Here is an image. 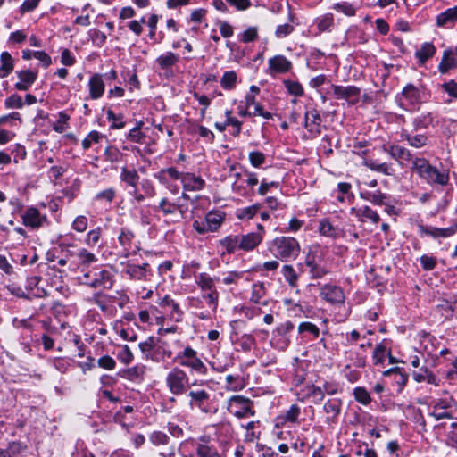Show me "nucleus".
Returning a JSON list of instances; mask_svg holds the SVG:
<instances>
[{"mask_svg": "<svg viewBox=\"0 0 457 457\" xmlns=\"http://www.w3.org/2000/svg\"><path fill=\"white\" fill-rule=\"evenodd\" d=\"M317 27L320 32H324L334 25L333 14L327 13L316 20Z\"/></svg>", "mask_w": 457, "mask_h": 457, "instance_id": "obj_49", "label": "nucleus"}, {"mask_svg": "<svg viewBox=\"0 0 457 457\" xmlns=\"http://www.w3.org/2000/svg\"><path fill=\"white\" fill-rule=\"evenodd\" d=\"M176 360L179 361L181 366L189 368L200 375L207 373V367L197 356V352L191 346H187L183 351L179 352L177 354Z\"/></svg>", "mask_w": 457, "mask_h": 457, "instance_id": "obj_4", "label": "nucleus"}, {"mask_svg": "<svg viewBox=\"0 0 457 457\" xmlns=\"http://www.w3.org/2000/svg\"><path fill=\"white\" fill-rule=\"evenodd\" d=\"M265 154L259 151H253L249 154V161L252 166L258 168L265 162Z\"/></svg>", "mask_w": 457, "mask_h": 457, "instance_id": "obj_64", "label": "nucleus"}, {"mask_svg": "<svg viewBox=\"0 0 457 457\" xmlns=\"http://www.w3.org/2000/svg\"><path fill=\"white\" fill-rule=\"evenodd\" d=\"M357 216L359 218L370 220L372 223H378L380 217L378 213L372 210L370 206H364L357 211Z\"/></svg>", "mask_w": 457, "mask_h": 457, "instance_id": "obj_43", "label": "nucleus"}, {"mask_svg": "<svg viewBox=\"0 0 457 457\" xmlns=\"http://www.w3.org/2000/svg\"><path fill=\"white\" fill-rule=\"evenodd\" d=\"M386 352V348L382 343L376 345L373 352V360L375 365L382 364L385 361Z\"/></svg>", "mask_w": 457, "mask_h": 457, "instance_id": "obj_57", "label": "nucleus"}, {"mask_svg": "<svg viewBox=\"0 0 457 457\" xmlns=\"http://www.w3.org/2000/svg\"><path fill=\"white\" fill-rule=\"evenodd\" d=\"M145 373V366L137 364L131 368L120 370L118 376L129 381H142Z\"/></svg>", "mask_w": 457, "mask_h": 457, "instance_id": "obj_20", "label": "nucleus"}, {"mask_svg": "<svg viewBox=\"0 0 457 457\" xmlns=\"http://www.w3.org/2000/svg\"><path fill=\"white\" fill-rule=\"evenodd\" d=\"M402 96L412 105L419 104L421 98L419 88L411 83L407 84L403 87Z\"/></svg>", "mask_w": 457, "mask_h": 457, "instance_id": "obj_34", "label": "nucleus"}, {"mask_svg": "<svg viewBox=\"0 0 457 457\" xmlns=\"http://www.w3.org/2000/svg\"><path fill=\"white\" fill-rule=\"evenodd\" d=\"M403 141H406L410 146L414 148H421L426 146L428 137L424 134L411 135L406 130H403L400 135Z\"/></svg>", "mask_w": 457, "mask_h": 457, "instance_id": "obj_23", "label": "nucleus"}, {"mask_svg": "<svg viewBox=\"0 0 457 457\" xmlns=\"http://www.w3.org/2000/svg\"><path fill=\"white\" fill-rule=\"evenodd\" d=\"M360 196L362 199L369 201L375 205L386 204V201L389 199V195H387L385 193H382L379 190H378L376 192H370V191L361 192L360 194Z\"/></svg>", "mask_w": 457, "mask_h": 457, "instance_id": "obj_27", "label": "nucleus"}, {"mask_svg": "<svg viewBox=\"0 0 457 457\" xmlns=\"http://www.w3.org/2000/svg\"><path fill=\"white\" fill-rule=\"evenodd\" d=\"M282 273L289 286L295 287L298 280V275L293 266L287 264L284 265L282 268Z\"/></svg>", "mask_w": 457, "mask_h": 457, "instance_id": "obj_47", "label": "nucleus"}, {"mask_svg": "<svg viewBox=\"0 0 457 457\" xmlns=\"http://www.w3.org/2000/svg\"><path fill=\"white\" fill-rule=\"evenodd\" d=\"M143 126V122L140 121L137 125L131 129L129 132L128 138L133 143H143L145 135L141 132V127Z\"/></svg>", "mask_w": 457, "mask_h": 457, "instance_id": "obj_52", "label": "nucleus"}, {"mask_svg": "<svg viewBox=\"0 0 457 457\" xmlns=\"http://www.w3.org/2000/svg\"><path fill=\"white\" fill-rule=\"evenodd\" d=\"M450 403L444 400V399H438L435 402L433 405V411L430 412V415L435 418L436 420H440L443 419H452L453 416L450 412L447 411H437L438 409L446 410L450 407Z\"/></svg>", "mask_w": 457, "mask_h": 457, "instance_id": "obj_29", "label": "nucleus"}, {"mask_svg": "<svg viewBox=\"0 0 457 457\" xmlns=\"http://www.w3.org/2000/svg\"><path fill=\"white\" fill-rule=\"evenodd\" d=\"M383 375L385 377L394 375L395 382L400 386V390L403 389V387L406 385L408 381V375L405 372H403V370L399 367H395L387 370H385L383 372Z\"/></svg>", "mask_w": 457, "mask_h": 457, "instance_id": "obj_39", "label": "nucleus"}, {"mask_svg": "<svg viewBox=\"0 0 457 457\" xmlns=\"http://www.w3.org/2000/svg\"><path fill=\"white\" fill-rule=\"evenodd\" d=\"M456 65H457V60L453 56V53L451 50H445L444 52L441 62L438 65V71L442 74H445L450 70L455 68Z\"/></svg>", "mask_w": 457, "mask_h": 457, "instance_id": "obj_28", "label": "nucleus"}, {"mask_svg": "<svg viewBox=\"0 0 457 457\" xmlns=\"http://www.w3.org/2000/svg\"><path fill=\"white\" fill-rule=\"evenodd\" d=\"M220 245L224 247L228 253H234L239 249V236L229 235L220 241Z\"/></svg>", "mask_w": 457, "mask_h": 457, "instance_id": "obj_40", "label": "nucleus"}, {"mask_svg": "<svg viewBox=\"0 0 457 457\" xmlns=\"http://www.w3.org/2000/svg\"><path fill=\"white\" fill-rule=\"evenodd\" d=\"M188 404L192 410L198 409L204 413L211 411L212 399L211 393L205 389H194L189 391Z\"/></svg>", "mask_w": 457, "mask_h": 457, "instance_id": "obj_8", "label": "nucleus"}, {"mask_svg": "<svg viewBox=\"0 0 457 457\" xmlns=\"http://www.w3.org/2000/svg\"><path fill=\"white\" fill-rule=\"evenodd\" d=\"M179 61V56L172 52H167L156 59V62L162 70L171 68L172 66L176 65Z\"/></svg>", "mask_w": 457, "mask_h": 457, "instance_id": "obj_37", "label": "nucleus"}, {"mask_svg": "<svg viewBox=\"0 0 457 457\" xmlns=\"http://www.w3.org/2000/svg\"><path fill=\"white\" fill-rule=\"evenodd\" d=\"M284 84L290 95L295 96H302L303 95V88L299 82L293 80H285Z\"/></svg>", "mask_w": 457, "mask_h": 457, "instance_id": "obj_53", "label": "nucleus"}, {"mask_svg": "<svg viewBox=\"0 0 457 457\" xmlns=\"http://www.w3.org/2000/svg\"><path fill=\"white\" fill-rule=\"evenodd\" d=\"M436 52L435 46L432 43H424L420 49L415 52V56L418 58L420 64H424L428 59L433 57Z\"/></svg>", "mask_w": 457, "mask_h": 457, "instance_id": "obj_30", "label": "nucleus"}, {"mask_svg": "<svg viewBox=\"0 0 457 457\" xmlns=\"http://www.w3.org/2000/svg\"><path fill=\"white\" fill-rule=\"evenodd\" d=\"M457 21V5L446 9L445 12H441L436 17V25L438 27H444L450 23H454Z\"/></svg>", "mask_w": 457, "mask_h": 457, "instance_id": "obj_32", "label": "nucleus"}, {"mask_svg": "<svg viewBox=\"0 0 457 457\" xmlns=\"http://www.w3.org/2000/svg\"><path fill=\"white\" fill-rule=\"evenodd\" d=\"M420 233L421 235H428L434 238L437 237H449L457 232V220L455 223L445 228H439L435 227H426L422 224L418 225Z\"/></svg>", "mask_w": 457, "mask_h": 457, "instance_id": "obj_14", "label": "nucleus"}, {"mask_svg": "<svg viewBox=\"0 0 457 457\" xmlns=\"http://www.w3.org/2000/svg\"><path fill=\"white\" fill-rule=\"evenodd\" d=\"M165 384L172 395H181L189 386V377L184 370L174 367L167 373Z\"/></svg>", "mask_w": 457, "mask_h": 457, "instance_id": "obj_3", "label": "nucleus"}, {"mask_svg": "<svg viewBox=\"0 0 457 457\" xmlns=\"http://www.w3.org/2000/svg\"><path fill=\"white\" fill-rule=\"evenodd\" d=\"M353 396L358 403L363 405H368L371 402L369 392L362 386H358L353 389Z\"/></svg>", "mask_w": 457, "mask_h": 457, "instance_id": "obj_50", "label": "nucleus"}, {"mask_svg": "<svg viewBox=\"0 0 457 457\" xmlns=\"http://www.w3.org/2000/svg\"><path fill=\"white\" fill-rule=\"evenodd\" d=\"M134 238L135 234L130 229L127 228L120 229V233L118 236V240L120 245L124 248V257H128L129 255V249L131 247V244Z\"/></svg>", "mask_w": 457, "mask_h": 457, "instance_id": "obj_35", "label": "nucleus"}, {"mask_svg": "<svg viewBox=\"0 0 457 457\" xmlns=\"http://www.w3.org/2000/svg\"><path fill=\"white\" fill-rule=\"evenodd\" d=\"M260 207V204H255L245 208L238 209L237 211V218L239 220L252 219L258 212Z\"/></svg>", "mask_w": 457, "mask_h": 457, "instance_id": "obj_48", "label": "nucleus"}, {"mask_svg": "<svg viewBox=\"0 0 457 457\" xmlns=\"http://www.w3.org/2000/svg\"><path fill=\"white\" fill-rule=\"evenodd\" d=\"M76 256L78 257L79 263L82 266H88L97 261L96 256L85 248L79 249Z\"/></svg>", "mask_w": 457, "mask_h": 457, "instance_id": "obj_46", "label": "nucleus"}, {"mask_svg": "<svg viewBox=\"0 0 457 457\" xmlns=\"http://www.w3.org/2000/svg\"><path fill=\"white\" fill-rule=\"evenodd\" d=\"M227 387L229 390L237 391L244 387V385L240 381L239 376L227 375L226 376Z\"/></svg>", "mask_w": 457, "mask_h": 457, "instance_id": "obj_62", "label": "nucleus"}, {"mask_svg": "<svg viewBox=\"0 0 457 457\" xmlns=\"http://www.w3.org/2000/svg\"><path fill=\"white\" fill-rule=\"evenodd\" d=\"M258 38V29L256 27L247 28L240 34V41L243 43L253 42Z\"/></svg>", "mask_w": 457, "mask_h": 457, "instance_id": "obj_55", "label": "nucleus"}, {"mask_svg": "<svg viewBox=\"0 0 457 457\" xmlns=\"http://www.w3.org/2000/svg\"><path fill=\"white\" fill-rule=\"evenodd\" d=\"M304 264L309 269L311 279L322 278L328 273V270L325 266L320 265L317 261L316 255L311 252L307 253Z\"/></svg>", "mask_w": 457, "mask_h": 457, "instance_id": "obj_12", "label": "nucleus"}, {"mask_svg": "<svg viewBox=\"0 0 457 457\" xmlns=\"http://www.w3.org/2000/svg\"><path fill=\"white\" fill-rule=\"evenodd\" d=\"M333 9L341 12L347 16H354L356 13L355 8L347 2L337 3L334 4Z\"/></svg>", "mask_w": 457, "mask_h": 457, "instance_id": "obj_61", "label": "nucleus"}, {"mask_svg": "<svg viewBox=\"0 0 457 457\" xmlns=\"http://www.w3.org/2000/svg\"><path fill=\"white\" fill-rule=\"evenodd\" d=\"M364 165L372 171L382 173L386 176H392L395 172L392 164L387 162H378L375 160L368 159L364 161Z\"/></svg>", "mask_w": 457, "mask_h": 457, "instance_id": "obj_25", "label": "nucleus"}, {"mask_svg": "<svg viewBox=\"0 0 457 457\" xmlns=\"http://www.w3.org/2000/svg\"><path fill=\"white\" fill-rule=\"evenodd\" d=\"M88 34L96 46L102 47L105 44L107 37L105 34L99 29H92L89 30Z\"/></svg>", "mask_w": 457, "mask_h": 457, "instance_id": "obj_56", "label": "nucleus"}, {"mask_svg": "<svg viewBox=\"0 0 457 457\" xmlns=\"http://www.w3.org/2000/svg\"><path fill=\"white\" fill-rule=\"evenodd\" d=\"M383 150L387 153L392 159L395 160L402 168L407 167L410 163L412 164L415 159L408 148L398 144L384 145Z\"/></svg>", "mask_w": 457, "mask_h": 457, "instance_id": "obj_9", "label": "nucleus"}, {"mask_svg": "<svg viewBox=\"0 0 457 457\" xmlns=\"http://www.w3.org/2000/svg\"><path fill=\"white\" fill-rule=\"evenodd\" d=\"M301 413V408L297 404H292L290 408L280 416L284 422H296Z\"/></svg>", "mask_w": 457, "mask_h": 457, "instance_id": "obj_45", "label": "nucleus"}, {"mask_svg": "<svg viewBox=\"0 0 457 457\" xmlns=\"http://www.w3.org/2000/svg\"><path fill=\"white\" fill-rule=\"evenodd\" d=\"M331 90L337 99L344 100L358 98L361 94V89L355 86L343 87L339 85H331Z\"/></svg>", "mask_w": 457, "mask_h": 457, "instance_id": "obj_18", "label": "nucleus"}, {"mask_svg": "<svg viewBox=\"0 0 457 457\" xmlns=\"http://www.w3.org/2000/svg\"><path fill=\"white\" fill-rule=\"evenodd\" d=\"M434 121V116L431 112L422 113L413 120V127L416 130L426 129Z\"/></svg>", "mask_w": 457, "mask_h": 457, "instance_id": "obj_42", "label": "nucleus"}, {"mask_svg": "<svg viewBox=\"0 0 457 457\" xmlns=\"http://www.w3.org/2000/svg\"><path fill=\"white\" fill-rule=\"evenodd\" d=\"M19 81L14 84V88L19 91H27L37 79V71L21 70L16 71Z\"/></svg>", "mask_w": 457, "mask_h": 457, "instance_id": "obj_13", "label": "nucleus"}, {"mask_svg": "<svg viewBox=\"0 0 457 457\" xmlns=\"http://www.w3.org/2000/svg\"><path fill=\"white\" fill-rule=\"evenodd\" d=\"M268 73H286L292 69V62L284 55L278 54L269 59Z\"/></svg>", "mask_w": 457, "mask_h": 457, "instance_id": "obj_15", "label": "nucleus"}, {"mask_svg": "<svg viewBox=\"0 0 457 457\" xmlns=\"http://www.w3.org/2000/svg\"><path fill=\"white\" fill-rule=\"evenodd\" d=\"M308 396L313 397V403L315 404L320 403L324 399V391L321 387L312 385L309 386Z\"/></svg>", "mask_w": 457, "mask_h": 457, "instance_id": "obj_63", "label": "nucleus"}, {"mask_svg": "<svg viewBox=\"0 0 457 457\" xmlns=\"http://www.w3.org/2000/svg\"><path fill=\"white\" fill-rule=\"evenodd\" d=\"M320 296L332 304L343 303L345 298L344 290L331 284H326L320 288Z\"/></svg>", "mask_w": 457, "mask_h": 457, "instance_id": "obj_11", "label": "nucleus"}, {"mask_svg": "<svg viewBox=\"0 0 457 457\" xmlns=\"http://www.w3.org/2000/svg\"><path fill=\"white\" fill-rule=\"evenodd\" d=\"M237 73L234 71H226L220 79V85L225 90H231L236 87Z\"/></svg>", "mask_w": 457, "mask_h": 457, "instance_id": "obj_44", "label": "nucleus"}, {"mask_svg": "<svg viewBox=\"0 0 457 457\" xmlns=\"http://www.w3.org/2000/svg\"><path fill=\"white\" fill-rule=\"evenodd\" d=\"M181 183L183 188L187 191H198L203 189L205 186V181L201 177H197L190 172L183 174Z\"/></svg>", "mask_w": 457, "mask_h": 457, "instance_id": "obj_21", "label": "nucleus"}, {"mask_svg": "<svg viewBox=\"0 0 457 457\" xmlns=\"http://www.w3.org/2000/svg\"><path fill=\"white\" fill-rule=\"evenodd\" d=\"M23 105L24 102L18 94H12L4 101V106L7 109H21Z\"/></svg>", "mask_w": 457, "mask_h": 457, "instance_id": "obj_51", "label": "nucleus"}, {"mask_svg": "<svg viewBox=\"0 0 457 457\" xmlns=\"http://www.w3.org/2000/svg\"><path fill=\"white\" fill-rule=\"evenodd\" d=\"M298 332L300 334L308 332L317 338L320 335V328L312 322H302L298 326Z\"/></svg>", "mask_w": 457, "mask_h": 457, "instance_id": "obj_59", "label": "nucleus"}, {"mask_svg": "<svg viewBox=\"0 0 457 457\" xmlns=\"http://www.w3.org/2000/svg\"><path fill=\"white\" fill-rule=\"evenodd\" d=\"M295 15L289 12L288 13V22L285 24L278 25L275 30V37L278 38H284L289 36L295 30L294 23H295Z\"/></svg>", "mask_w": 457, "mask_h": 457, "instance_id": "obj_33", "label": "nucleus"}, {"mask_svg": "<svg viewBox=\"0 0 457 457\" xmlns=\"http://www.w3.org/2000/svg\"><path fill=\"white\" fill-rule=\"evenodd\" d=\"M160 304L162 307H170L171 308V313L177 314V317H175L176 321H180L182 320L183 312L180 310L179 305L169 295H165Z\"/></svg>", "mask_w": 457, "mask_h": 457, "instance_id": "obj_41", "label": "nucleus"}, {"mask_svg": "<svg viewBox=\"0 0 457 457\" xmlns=\"http://www.w3.org/2000/svg\"><path fill=\"white\" fill-rule=\"evenodd\" d=\"M179 208V205L174 203H170L166 198H162L158 206V209H160L165 215L173 214Z\"/></svg>", "mask_w": 457, "mask_h": 457, "instance_id": "obj_60", "label": "nucleus"}, {"mask_svg": "<svg viewBox=\"0 0 457 457\" xmlns=\"http://www.w3.org/2000/svg\"><path fill=\"white\" fill-rule=\"evenodd\" d=\"M411 169L429 184L445 185L448 181L446 176L442 174L423 157H415Z\"/></svg>", "mask_w": 457, "mask_h": 457, "instance_id": "obj_1", "label": "nucleus"}, {"mask_svg": "<svg viewBox=\"0 0 457 457\" xmlns=\"http://www.w3.org/2000/svg\"><path fill=\"white\" fill-rule=\"evenodd\" d=\"M117 358L120 360V362H122L125 365H128L133 361L134 355L130 348L127 345H124L122 346V349L118 353Z\"/></svg>", "mask_w": 457, "mask_h": 457, "instance_id": "obj_58", "label": "nucleus"}, {"mask_svg": "<svg viewBox=\"0 0 457 457\" xmlns=\"http://www.w3.org/2000/svg\"><path fill=\"white\" fill-rule=\"evenodd\" d=\"M262 241V236L260 233L251 232L246 235L239 236V249L245 252L252 251L256 248Z\"/></svg>", "mask_w": 457, "mask_h": 457, "instance_id": "obj_19", "label": "nucleus"}, {"mask_svg": "<svg viewBox=\"0 0 457 457\" xmlns=\"http://www.w3.org/2000/svg\"><path fill=\"white\" fill-rule=\"evenodd\" d=\"M120 179L123 183L126 184L127 187L136 188L137 187L140 177L135 169H128L127 167H122Z\"/></svg>", "mask_w": 457, "mask_h": 457, "instance_id": "obj_26", "label": "nucleus"}, {"mask_svg": "<svg viewBox=\"0 0 457 457\" xmlns=\"http://www.w3.org/2000/svg\"><path fill=\"white\" fill-rule=\"evenodd\" d=\"M120 265L123 267L122 272L130 279L147 281L150 280L153 276L150 264L147 262L139 265L131 263L130 262H121Z\"/></svg>", "mask_w": 457, "mask_h": 457, "instance_id": "obj_6", "label": "nucleus"}, {"mask_svg": "<svg viewBox=\"0 0 457 457\" xmlns=\"http://www.w3.org/2000/svg\"><path fill=\"white\" fill-rule=\"evenodd\" d=\"M270 251L281 261L295 259L300 253V245L295 237H278L273 239Z\"/></svg>", "mask_w": 457, "mask_h": 457, "instance_id": "obj_2", "label": "nucleus"}, {"mask_svg": "<svg viewBox=\"0 0 457 457\" xmlns=\"http://www.w3.org/2000/svg\"><path fill=\"white\" fill-rule=\"evenodd\" d=\"M81 283L92 288L111 289L114 284L112 273L105 269L94 273V278H91L90 271L85 272L81 278Z\"/></svg>", "mask_w": 457, "mask_h": 457, "instance_id": "obj_5", "label": "nucleus"}, {"mask_svg": "<svg viewBox=\"0 0 457 457\" xmlns=\"http://www.w3.org/2000/svg\"><path fill=\"white\" fill-rule=\"evenodd\" d=\"M220 278H212L208 273L202 272L195 277V283L202 291H213L217 290L215 282H219Z\"/></svg>", "mask_w": 457, "mask_h": 457, "instance_id": "obj_24", "label": "nucleus"}, {"mask_svg": "<svg viewBox=\"0 0 457 457\" xmlns=\"http://www.w3.org/2000/svg\"><path fill=\"white\" fill-rule=\"evenodd\" d=\"M319 231L322 236L337 238L340 237V229L334 227L331 222L327 219L320 220Z\"/></svg>", "mask_w": 457, "mask_h": 457, "instance_id": "obj_38", "label": "nucleus"}, {"mask_svg": "<svg viewBox=\"0 0 457 457\" xmlns=\"http://www.w3.org/2000/svg\"><path fill=\"white\" fill-rule=\"evenodd\" d=\"M89 96L92 99L100 98L104 92V82L103 76L99 73H95L89 79Z\"/></svg>", "mask_w": 457, "mask_h": 457, "instance_id": "obj_22", "label": "nucleus"}, {"mask_svg": "<svg viewBox=\"0 0 457 457\" xmlns=\"http://www.w3.org/2000/svg\"><path fill=\"white\" fill-rule=\"evenodd\" d=\"M0 78H6L13 71V59L8 52H3L0 55Z\"/></svg>", "mask_w": 457, "mask_h": 457, "instance_id": "obj_36", "label": "nucleus"}, {"mask_svg": "<svg viewBox=\"0 0 457 457\" xmlns=\"http://www.w3.org/2000/svg\"><path fill=\"white\" fill-rule=\"evenodd\" d=\"M225 213L222 212H210L205 217V220L208 226L206 229L211 232L216 231L223 222Z\"/></svg>", "mask_w": 457, "mask_h": 457, "instance_id": "obj_31", "label": "nucleus"}, {"mask_svg": "<svg viewBox=\"0 0 457 457\" xmlns=\"http://www.w3.org/2000/svg\"><path fill=\"white\" fill-rule=\"evenodd\" d=\"M22 224L31 229H38L47 220L46 215H42L38 209L30 206L27 208L21 214Z\"/></svg>", "mask_w": 457, "mask_h": 457, "instance_id": "obj_10", "label": "nucleus"}, {"mask_svg": "<svg viewBox=\"0 0 457 457\" xmlns=\"http://www.w3.org/2000/svg\"><path fill=\"white\" fill-rule=\"evenodd\" d=\"M150 442L154 445H164L170 441L169 436L162 431H154L149 436Z\"/></svg>", "mask_w": 457, "mask_h": 457, "instance_id": "obj_54", "label": "nucleus"}, {"mask_svg": "<svg viewBox=\"0 0 457 457\" xmlns=\"http://www.w3.org/2000/svg\"><path fill=\"white\" fill-rule=\"evenodd\" d=\"M253 401L242 395H233L228 399V410L237 418H244L247 414L253 416L254 411H252Z\"/></svg>", "mask_w": 457, "mask_h": 457, "instance_id": "obj_7", "label": "nucleus"}, {"mask_svg": "<svg viewBox=\"0 0 457 457\" xmlns=\"http://www.w3.org/2000/svg\"><path fill=\"white\" fill-rule=\"evenodd\" d=\"M304 127L309 132L320 134V124L322 122V119L316 109L312 108L306 111L304 113Z\"/></svg>", "mask_w": 457, "mask_h": 457, "instance_id": "obj_16", "label": "nucleus"}, {"mask_svg": "<svg viewBox=\"0 0 457 457\" xmlns=\"http://www.w3.org/2000/svg\"><path fill=\"white\" fill-rule=\"evenodd\" d=\"M342 401L337 398L328 399L323 406L327 414L326 422L328 424L336 423L341 412Z\"/></svg>", "mask_w": 457, "mask_h": 457, "instance_id": "obj_17", "label": "nucleus"}]
</instances>
